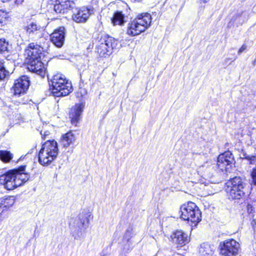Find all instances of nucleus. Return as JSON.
<instances>
[{
  "instance_id": "nucleus-13",
  "label": "nucleus",
  "mask_w": 256,
  "mask_h": 256,
  "mask_svg": "<svg viewBox=\"0 0 256 256\" xmlns=\"http://www.w3.org/2000/svg\"><path fill=\"white\" fill-rule=\"evenodd\" d=\"M65 39V28L63 26L54 30L50 34L51 42L58 48L62 46Z\"/></svg>"
},
{
  "instance_id": "nucleus-8",
  "label": "nucleus",
  "mask_w": 256,
  "mask_h": 256,
  "mask_svg": "<svg viewBox=\"0 0 256 256\" xmlns=\"http://www.w3.org/2000/svg\"><path fill=\"white\" fill-rule=\"evenodd\" d=\"M220 246V254L224 256H236L240 249V244L234 239L227 240Z\"/></svg>"
},
{
  "instance_id": "nucleus-32",
  "label": "nucleus",
  "mask_w": 256,
  "mask_h": 256,
  "mask_svg": "<svg viewBox=\"0 0 256 256\" xmlns=\"http://www.w3.org/2000/svg\"><path fill=\"white\" fill-rule=\"evenodd\" d=\"M250 155H248L246 153H242V154L241 156H240V158L242 159H245L246 160H247L248 161V157H250Z\"/></svg>"
},
{
  "instance_id": "nucleus-19",
  "label": "nucleus",
  "mask_w": 256,
  "mask_h": 256,
  "mask_svg": "<svg viewBox=\"0 0 256 256\" xmlns=\"http://www.w3.org/2000/svg\"><path fill=\"white\" fill-rule=\"evenodd\" d=\"M215 247L207 243H204L200 245L199 252L201 256H212L214 253Z\"/></svg>"
},
{
  "instance_id": "nucleus-18",
  "label": "nucleus",
  "mask_w": 256,
  "mask_h": 256,
  "mask_svg": "<svg viewBox=\"0 0 256 256\" xmlns=\"http://www.w3.org/2000/svg\"><path fill=\"white\" fill-rule=\"evenodd\" d=\"M76 138L72 131H70L62 135L61 139V144L64 148H67L73 144Z\"/></svg>"
},
{
  "instance_id": "nucleus-20",
  "label": "nucleus",
  "mask_w": 256,
  "mask_h": 256,
  "mask_svg": "<svg viewBox=\"0 0 256 256\" xmlns=\"http://www.w3.org/2000/svg\"><path fill=\"white\" fill-rule=\"evenodd\" d=\"M124 16L121 12H116L112 18V22L114 26H122L124 22Z\"/></svg>"
},
{
  "instance_id": "nucleus-30",
  "label": "nucleus",
  "mask_w": 256,
  "mask_h": 256,
  "mask_svg": "<svg viewBox=\"0 0 256 256\" xmlns=\"http://www.w3.org/2000/svg\"><path fill=\"white\" fill-rule=\"evenodd\" d=\"M251 177L252 184L256 186V166L252 170L251 172Z\"/></svg>"
},
{
  "instance_id": "nucleus-28",
  "label": "nucleus",
  "mask_w": 256,
  "mask_h": 256,
  "mask_svg": "<svg viewBox=\"0 0 256 256\" xmlns=\"http://www.w3.org/2000/svg\"><path fill=\"white\" fill-rule=\"evenodd\" d=\"M8 43L4 39H0V53L7 51Z\"/></svg>"
},
{
  "instance_id": "nucleus-15",
  "label": "nucleus",
  "mask_w": 256,
  "mask_h": 256,
  "mask_svg": "<svg viewBox=\"0 0 256 256\" xmlns=\"http://www.w3.org/2000/svg\"><path fill=\"white\" fill-rule=\"evenodd\" d=\"M172 238L174 242L180 247L185 246L190 241V238L188 234L182 230L175 232L173 233Z\"/></svg>"
},
{
  "instance_id": "nucleus-11",
  "label": "nucleus",
  "mask_w": 256,
  "mask_h": 256,
  "mask_svg": "<svg viewBox=\"0 0 256 256\" xmlns=\"http://www.w3.org/2000/svg\"><path fill=\"white\" fill-rule=\"evenodd\" d=\"M30 86V82L26 76H22L14 81L12 90L14 94L20 96L26 93Z\"/></svg>"
},
{
  "instance_id": "nucleus-9",
  "label": "nucleus",
  "mask_w": 256,
  "mask_h": 256,
  "mask_svg": "<svg viewBox=\"0 0 256 256\" xmlns=\"http://www.w3.org/2000/svg\"><path fill=\"white\" fill-rule=\"evenodd\" d=\"M234 162V158L232 154L228 151L219 155L218 158L217 166L222 171L230 172Z\"/></svg>"
},
{
  "instance_id": "nucleus-31",
  "label": "nucleus",
  "mask_w": 256,
  "mask_h": 256,
  "mask_svg": "<svg viewBox=\"0 0 256 256\" xmlns=\"http://www.w3.org/2000/svg\"><path fill=\"white\" fill-rule=\"evenodd\" d=\"M246 44H243L241 48L238 50V54H240L242 52L246 49Z\"/></svg>"
},
{
  "instance_id": "nucleus-25",
  "label": "nucleus",
  "mask_w": 256,
  "mask_h": 256,
  "mask_svg": "<svg viewBox=\"0 0 256 256\" xmlns=\"http://www.w3.org/2000/svg\"><path fill=\"white\" fill-rule=\"evenodd\" d=\"M9 74V72L6 70L4 63L0 61V80L6 78Z\"/></svg>"
},
{
  "instance_id": "nucleus-21",
  "label": "nucleus",
  "mask_w": 256,
  "mask_h": 256,
  "mask_svg": "<svg viewBox=\"0 0 256 256\" xmlns=\"http://www.w3.org/2000/svg\"><path fill=\"white\" fill-rule=\"evenodd\" d=\"M27 34L32 35L38 34L41 32V28L40 26L37 25L34 22H32L26 26L24 28Z\"/></svg>"
},
{
  "instance_id": "nucleus-37",
  "label": "nucleus",
  "mask_w": 256,
  "mask_h": 256,
  "mask_svg": "<svg viewBox=\"0 0 256 256\" xmlns=\"http://www.w3.org/2000/svg\"><path fill=\"white\" fill-rule=\"evenodd\" d=\"M200 180V182H201V183H204V182L203 180Z\"/></svg>"
},
{
  "instance_id": "nucleus-7",
  "label": "nucleus",
  "mask_w": 256,
  "mask_h": 256,
  "mask_svg": "<svg viewBox=\"0 0 256 256\" xmlns=\"http://www.w3.org/2000/svg\"><path fill=\"white\" fill-rule=\"evenodd\" d=\"M118 45V41L112 37H108L101 40L97 46L96 52L101 57L110 56L113 49L116 48Z\"/></svg>"
},
{
  "instance_id": "nucleus-34",
  "label": "nucleus",
  "mask_w": 256,
  "mask_h": 256,
  "mask_svg": "<svg viewBox=\"0 0 256 256\" xmlns=\"http://www.w3.org/2000/svg\"><path fill=\"white\" fill-rule=\"evenodd\" d=\"M24 0H16L15 4L17 5H19L22 4Z\"/></svg>"
},
{
  "instance_id": "nucleus-5",
  "label": "nucleus",
  "mask_w": 256,
  "mask_h": 256,
  "mask_svg": "<svg viewBox=\"0 0 256 256\" xmlns=\"http://www.w3.org/2000/svg\"><path fill=\"white\" fill-rule=\"evenodd\" d=\"M226 192L229 199L240 200L246 193V184L239 176H236L226 184Z\"/></svg>"
},
{
  "instance_id": "nucleus-3",
  "label": "nucleus",
  "mask_w": 256,
  "mask_h": 256,
  "mask_svg": "<svg viewBox=\"0 0 256 256\" xmlns=\"http://www.w3.org/2000/svg\"><path fill=\"white\" fill-rule=\"evenodd\" d=\"M50 84L52 86V92L54 96H66L72 91V83L64 76L60 74L54 76Z\"/></svg>"
},
{
  "instance_id": "nucleus-35",
  "label": "nucleus",
  "mask_w": 256,
  "mask_h": 256,
  "mask_svg": "<svg viewBox=\"0 0 256 256\" xmlns=\"http://www.w3.org/2000/svg\"><path fill=\"white\" fill-rule=\"evenodd\" d=\"M204 168V166H199V168H198V170H197V172L198 173V174H201L202 173H201V170H202V168Z\"/></svg>"
},
{
  "instance_id": "nucleus-27",
  "label": "nucleus",
  "mask_w": 256,
  "mask_h": 256,
  "mask_svg": "<svg viewBox=\"0 0 256 256\" xmlns=\"http://www.w3.org/2000/svg\"><path fill=\"white\" fill-rule=\"evenodd\" d=\"M134 236V231L132 228H128L124 236V239L126 241L128 242L129 240Z\"/></svg>"
},
{
  "instance_id": "nucleus-4",
  "label": "nucleus",
  "mask_w": 256,
  "mask_h": 256,
  "mask_svg": "<svg viewBox=\"0 0 256 256\" xmlns=\"http://www.w3.org/2000/svg\"><path fill=\"white\" fill-rule=\"evenodd\" d=\"M151 23V16L148 14L138 15L128 24L126 34L130 36H136L146 30Z\"/></svg>"
},
{
  "instance_id": "nucleus-29",
  "label": "nucleus",
  "mask_w": 256,
  "mask_h": 256,
  "mask_svg": "<svg viewBox=\"0 0 256 256\" xmlns=\"http://www.w3.org/2000/svg\"><path fill=\"white\" fill-rule=\"evenodd\" d=\"M8 18V14L2 10H0V23L5 22Z\"/></svg>"
},
{
  "instance_id": "nucleus-6",
  "label": "nucleus",
  "mask_w": 256,
  "mask_h": 256,
  "mask_svg": "<svg viewBox=\"0 0 256 256\" xmlns=\"http://www.w3.org/2000/svg\"><path fill=\"white\" fill-rule=\"evenodd\" d=\"M180 218L190 222L196 226L201 220V212L197 206L192 202L184 204L180 208Z\"/></svg>"
},
{
  "instance_id": "nucleus-24",
  "label": "nucleus",
  "mask_w": 256,
  "mask_h": 256,
  "mask_svg": "<svg viewBox=\"0 0 256 256\" xmlns=\"http://www.w3.org/2000/svg\"><path fill=\"white\" fill-rule=\"evenodd\" d=\"M60 4H62L65 12H67L68 10L74 8V3L70 0H60Z\"/></svg>"
},
{
  "instance_id": "nucleus-36",
  "label": "nucleus",
  "mask_w": 256,
  "mask_h": 256,
  "mask_svg": "<svg viewBox=\"0 0 256 256\" xmlns=\"http://www.w3.org/2000/svg\"><path fill=\"white\" fill-rule=\"evenodd\" d=\"M256 64V58L254 61V65Z\"/></svg>"
},
{
  "instance_id": "nucleus-14",
  "label": "nucleus",
  "mask_w": 256,
  "mask_h": 256,
  "mask_svg": "<svg viewBox=\"0 0 256 256\" xmlns=\"http://www.w3.org/2000/svg\"><path fill=\"white\" fill-rule=\"evenodd\" d=\"M89 223V220L86 216L80 215L78 217L71 220L70 226L71 228H74V232L86 228Z\"/></svg>"
},
{
  "instance_id": "nucleus-22",
  "label": "nucleus",
  "mask_w": 256,
  "mask_h": 256,
  "mask_svg": "<svg viewBox=\"0 0 256 256\" xmlns=\"http://www.w3.org/2000/svg\"><path fill=\"white\" fill-rule=\"evenodd\" d=\"M51 2V4L54 6V11L57 14H64L65 10L63 8L62 4H60V0H49Z\"/></svg>"
},
{
  "instance_id": "nucleus-17",
  "label": "nucleus",
  "mask_w": 256,
  "mask_h": 256,
  "mask_svg": "<svg viewBox=\"0 0 256 256\" xmlns=\"http://www.w3.org/2000/svg\"><path fill=\"white\" fill-rule=\"evenodd\" d=\"M84 105L83 104H76L71 109L70 116L71 118L72 123L76 126L77 123L80 120V115L83 111Z\"/></svg>"
},
{
  "instance_id": "nucleus-2",
  "label": "nucleus",
  "mask_w": 256,
  "mask_h": 256,
  "mask_svg": "<svg viewBox=\"0 0 256 256\" xmlns=\"http://www.w3.org/2000/svg\"><path fill=\"white\" fill-rule=\"evenodd\" d=\"M58 153V144L54 140H47L38 154V162L42 166L48 165L54 160Z\"/></svg>"
},
{
  "instance_id": "nucleus-33",
  "label": "nucleus",
  "mask_w": 256,
  "mask_h": 256,
  "mask_svg": "<svg viewBox=\"0 0 256 256\" xmlns=\"http://www.w3.org/2000/svg\"><path fill=\"white\" fill-rule=\"evenodd\" d=\"M40 134L43 138H45L46 136H48L50 134V132L48 131H44V132L42 131L40 132Z\"/></svg>"
},
{
  "instance_id": "nucleus-12",
  "label": "nucleus",
  "mask_w": 256,
  "mask_h": 256,
  "mask_svg": "<svg viewBox=\"0 0 256 256\" xmlns=\"http://www.w3.org/2000/svg\"><path fill=\"white\" fill-rule=\"evenodd\" d=\"M90 15V10L83 7L76 8L73 11L72 20L77 23L86 22Z\"/></svg>"
},
{
  "instance_id": "nucleus-16",
  "label": "nucleus",
  "mask_w": 256,
  "mask_h": 256,
  "mask_svg": "<svg viewBox=\"0 0 256 256\" xmlns=\"http://www.w3.org/2000/svg\"><path fill=\"white\" fill-rule=\"evenodd\" d=\"M28 68L30 71L38 74L41 76H44L45 74V70L44 64L41 61V58L32 60L28 61Z\"/></svg>"
},
{
  "instance_id": "nucleus-38",
  "label": "nucleus",
  "mask_w": 256,
  "mask_h": 256,
  "mask_svg": "<svg viewBox=\"0 0 256 256\" xmlns=\"http://www.w3.org/2000/svg\"><path fill=\"white\" fill-rule=\"evenodd\" d=\"M84 91V94H86V91L84 90H82Z\"/></svg>"
},
{
  "instance_id": "nucleus-26",
  "label": "nucleus",
  "mask_w": 256,
  "mask_h": 256,
  "mask_svg": "<svg viewBox=\"0 0 256 256\" xmlns=\"http://www.w3.org/2000/svg\"><path fill=\"white\" fill-rule=\"evenodd\" d=\"M15 201L16 200L14 196H9L4 198L3 204L5 207H10L14 204Z\"/></svg>"
},
{
  "instance_id": "nucleus-1",
  "label": "nucleus",
  "mask_w": 256,
  "mask_h": 256,
  "mask_svg": "<svg viewBox=\"0 0 256 256\" xmlns=\"http://www.w3.org/2000/svg\"><path fill=\"white\" fill-rule=\"evenodd\" d=\"M26 166L10 170L6 174L0 176V184L8 190H12L26 182L30 176L25 172Z\"/></svg>"
},
{
  "instance_id": "nucleus-10",
  "label": "nucleus",
  "mask_w": 256,
  "mask_h": 256,
  "mask_svg": "<svg viewBox=\"0 0 256 256\" xmlns=\"http://www.w3.org/2000/svg\"><path fill=\"white\" fill-rule=\"evenodd\" d=\"M43 48L40 46L31 43L25 50L24 56L28 61L40 59L42 56Z\"/></svg>"
},
{
  "instance_id": "nucleus-23",
  "label": "nucleus",
  "mask_w": 256,
  "mask_h": 256,
  "mask_svg": "<svg viewBox=\"0 0 256 256\" xmlns=\"http://www.w3.org/2000/svg\"><path fill=\"white\" fill-rule=\"evenodd\" d=\"M12 158V154L8 150H0V159L2 161L8 162Z\"/></svg>"
}]
</instances>
